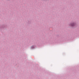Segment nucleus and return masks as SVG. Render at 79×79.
Returning <instances> with one entry per match:
<instances>
[{"label": "nucleus", "mask_w": 79, "mask_h": 79, "mask_svg": "<svg viewBox=\"0 0 79 79\" xmlns=\"http://www.w3.org/2000/svg\"><path fill=\"white\" fill-rule=\"evenodd\" d=\"M71 26H74V23H72L71 24Z\"/></svg>", "instance_id": "obj_1"}, {"label": "nucleus", "mask_w": 79, "mask_h": 79, "mask_svg": "<svg viewBox=\"0 0 79 79\" xmlns=\"http://www.w3.org/2000/svg\"><path fill=\"white\" fill-rule=\"evenodd\" d=\"M31 48H34V46H32L31 47Z\"/></svg>", "instance_id": "obj_2"}]
</instances>
